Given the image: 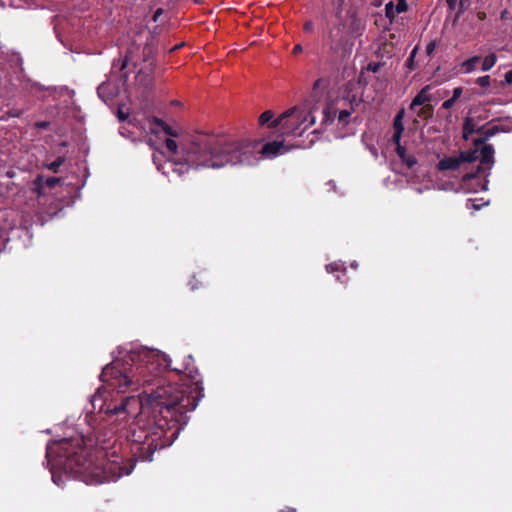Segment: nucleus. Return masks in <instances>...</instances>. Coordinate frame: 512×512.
<instances>
[{"label": "nucleus", "mask_w": 512, "mask_h": 512, "mask_svg": "<svg viewBox=\"0 0 512 512\" xmlns=\"http://www.w3.org/2000/svg\"><path fill=\"white\" fill-rule=\"evenodd\" d=\"M100 380L117 394L144 388L138 396L122 395L110 401L99 389L92 400L94 407L96 401H102L99 410L107 415L135 419L129 435L133 461L124 464L115 453L110 459L105 447L94 446L83 436L61 439L46 449L49 461L87 484L115 481L130 474L136 461H152L157 450L176 440L189 421L187 413L204 396L196 368L186 365L184 371L172 369L167 355L147 347L131 349L122 360L107 364Z\"/></svg>", "instance_id": "nucleus-1"}, {"label": "nucleus", "mask_w": 512, "mask_h": 512, "mask_svg": "<svg viewBox=\"0 0 512 512\" xmlns=\"http://www.w3.org/2000/svg\"><path fill=\"white\" fill-rule=\"evenodd\" d=\"M258 141L238 139L210 133H197L180 143L181 156L170 162L171 171L182 177L190 169H217L226 165H252L261 153L275 157L289 149L283 141L265 143L258 150Z\"/></svg>", "instance_id": "nucleus-2"}, {"label": "nucleus", "mask_w": 512, "mask_h": 512, "mask_svg": "<svg viewBox=\"0 0 512 512\" xmlns=\"http://www.w3.org/2000/svg\"><path fill=\"white\" fill-rule=\"evenodd\" d=\"M315 123V118L306 107H293L274 119L270 128L279 127L282 134L301 135L304 130Z\"/></svg>", "instance_id": "nucleus-3"}, {"label": "nucleus", "mask_w": 512, "mask_h": 512, "mask_svg": "<svg viewBox=\"0 0 512 512\" xmlns=\"http://www.w3.org/2000/svg\"><path fill=\"white\" fill-rule=\"evenodd\" d=\"M480 163L477 165L475 170L466 172L461 179V188L465 192H478L479 190L485 189L483 180L480 174H483L485 170H490L494 164V147L492 145H486L480 149Z\"/></svg>", "instance_id": "nucleus-4"}, {"label": "nucleus", "mask_w": 512, "mask_h": 512, "mask_svg": "<svg viewBox=\"0 0 512 512\" xmlns=\"http://www.w3.org/2000/svg\"><path fill=\"white\" fill-rule=\"evenodd\" d=\"M480 157V151L477 149H469L460 152L458 156L444 157L437 163L438 171H456L462 165L474 164Z\"/></svg>", "instance_id": "nucleus-5"}, {"label": "nucleus", "mask_w": 512, "mask_h": 512, "mask_svg": "<svg viewBox=\"0 0 512 512\" xmlns=\"http://www.w3.org/2000/svg\"><path fill=\"white\" fill-rule=\"evenodd\" d=\"M329 52L340 58H344L351 53L352 44L348 43L345 36L340 37L336 41L329 43Z\"/></svg>", "instance_id": "nucleus-6"}, {"label": "nucleus", "mask_w": 512, "mask_h": 512, "mask_svg": "<svg viewBox=\"0 0 512 512\" xmlns=\"http://www.w3.org/2000/svg\"><path fill=\"white\" fill-rule=\"evenodd\" d=\"M431 86H424L413 98L410 109L415 110L417 106H423L428 104L432 100V95L430 94Z\"/></svg>", "instance_id": "nucleus-7"}, {"label": "nucleus", "mask_w": 512, "mask_h": 512, "mask_svg": "<svg viewBox=\"0 0 512 512\" xmlns=\"http://www.w3.org/2000/svg\"><path fill=\"white\" fill-rule=\"evenodd\" d=\"M127 65H128V58L126 56L124 58H120L118 60H114L113 65H112V69H111V73L113 75H118L120 80L127 81L128 74H127V72H124V70L126 69Z\"/></svg>", "instance_id": "nucleus-8"}, {"label": "nucleus", "mask_w": 512, "mask_h": 512, "mask_svg": "<svg viewBox=\"0 0 512 512\" xmlns=\"http://www.w3.org/2000/svg\"><path fill=\"white\" fill-rule=\"evenodd\" d=\"M403 117H404V110L401 109L393 120V129L394 134L392 136V142H400L402 133L404 131V124H403Z\"/></svg>", "instance_id": "nucleus-9"}, {"label": "nucleus", "mask_w": 512, "mask_h": 512, "mask_svg": "<svg viewBox=\"0 0 512 512\" xmlns=\"http://www.w3.org/2000/svg\"><path fill=\"white\" fill-rule=\"evenodd\" d=\"M481 61V56H472L466 60H464L460 67L463 73L469 74L476 70L477 65Z\"/></svg>", "instance_id": "nucleus-10"}, {"label": "nucleus", "mask_w": 512, "mask_h": 512, "mask_svg": "<svg viewBox=\"0 0 512 512\" xmlns=\"http://www.w3.org/2000/svg\"><path fill=\"white\" fill-rule=\"evenodd\" d=\"M501 130L502 129L497 125H493V126L483 125L477 129V134L479 136H483L484 138H486V140H488L489 138L493 137Z\"/></svg>", "instance_id": "nucleus-11"}, {"label": "nucleus", "mask_w": 512, "mask_h": 512, "mask_svg": "<svg viewBox=\"0 0 512 512\" xmlns=\"http://www.w3.org/2000/svg\"><path fill=\"white\" fill-rule=\"evenodd\" d=\"M477 129L478 128H476V126H475L474 119H472L470 117L465 118V120L463 122V138L465 140H468L470 135H472L473 133L477 134Z\"/></svg>", "instance_id": "nucleus-12"}, {"label": "nucleus", "mask_w": 512, "mask_h": 512, "mask_svg": "<svg viewBox=\"0 0 512 512\" xmlns=\"http://www.w3.org/2000/svg\"><path fill=\"white\" fill-rule=\"evenodd\" d=\"M354 103L358 105L357 99L355 96H353V99L350 101V108L349 109H342L339 111L338 120L340 123L347 124L348 118L354 111Z\"/></svg>", "instance_id": "nucleus-13"}, {"label": "nucleus", "mask_w": 512, "mask_h": 512, "mask_svg": "<svg viewBox=\"0 0 512 512\" xmlns=\"http://www.w3.org/2000/svg\"><path fill=\"white\" fill-rule=\"evenodd\" d=\"M152 73H153L152 63H149V65L143 70V73H142L143 78H141V75L138 78L142 82L143 87L149 88L152 85V82H153Z\"/></svg>", "instance_id": "nucleus-14"}, {"label": "nucleus", "mask_w": 512, "mask_h": 512, "mask_svg": "<svg viewBox=\"0 0 512 512\" xmlns=\"http://www.w3.org/2000/svg\"><path fill=\"white\" fill-rule=\"evenodd\" d=\"M497 62V55L495 53H490L484 57L481 65V70L486 72L491 70Z\"/></svg>", "instance_id": "nucleus-15"}, {"label": "nucleus", "mask_w": 512, "mask_h": 512, "mask_svg": "<svg viewBox=\"0 0 512 512\" xmlns=\"http://www.w3.org/2000/svg\"><path fill=\"white\" fill-rule=\"evenodd\" d=\"M153 123H155L161 130L171 136V137H177V133L173 130L171 126H169L167 123H165L162 119L154 117Z\"/></svg>", "instance_id": "nucleus-16"}, {"label": "nucleus", "mask_w": 512, "mask_h": 512, "mask_svg": "<svg viewBox=\"0 0 512 512\" xmlns=\"http://www.w3.org/2000/svg\"><path fill=\"white\" fill-rule=\"evenodd\" d=\"M64 162H65V157L58 156L56 158V160H54L53 162L44 164V167H46L47 169L51 170L54 173H57L59 168L64 164Z\"/></svg>", "instance_id": "nucleus-17"}, {"label": "nucleus", "mask_w": 512, "mask_h": 512, "mask_svg": "<svg viewBox=\"0 0 512 512\" xmlns=\"http://www.w3.org/2000/svg\"><path fill=\"white\" fill-rule=\"evenodd\" d=\"M273 117H274V114L272 111H270V110L264 111L259 116V125H261V126L268 125V127H270V125L274 121V120H272Z\"/></svg>", "instance_id": "nucleus-18"}, {"label": "nucleus", "mask_w": 512, "mask_h": 512, "mask_svg": "<svg viewBox=\"0 0 512 512\" xmlns=\"http://www.w3.org/2000/svg\"><path fill=\"white\" fill-rule=\"evenodd\" d=\"M433 106L430 104L423 105L422 108L418 111L417 115L418 117H421L423 119H429L433 116Z\"/></svg>", "instance_id": "nucleus-19"}, {"label": "nucleus", "mask_w": 512, "mask_h": 512, "mask_svg": "<svg viewBox=\"0 0 512 512\" xmlns=\"http://www.w3.org/2000/svg\"><path fill=\"white\" fill-rule=\"evenodd\" d=\"M33 184H34V188H33L34 192H36L38 194V196L43 195L44 194L43 188H44V185H45L43 176L38 175L35 178Z\"/></svg>", "instance_id": "nucleus-20"}, {"label": "nucleus", "mask_w": 512, "mask_h": 512, "mask_svg": "<svg viewBox=\"0 0 512 512\" xmlns=\"http://www.w3.org/2000/svg\"><path fill=\"white\" fill-rule=\"evenodd\" d=\"M342 36H344L343 29L340 26L337 27V29H335V30H330L328 33V37H327V41H328L327 44L329 45V43L336 41L337 39H339Z\"/></svg>", "instance_id": "nucleus-21"}, {"label": "nucleus", "mask_w": 512, "mask_h": 512, "mask_svg": "<svg viewBox=\"0 0 512 512\" xmlns=\"http://www.w3.org/2000/svg\"><path fill=\"white\" fill-rule=\"evenodd\" d=\"M326 271L328 273H334V272H342L343 275L346 272L345 267L341 263L333 262L326 265Z\"/></svg>", "instance_id": "nucleus-22"}, {"label": "nucleus", "mask_w": 512, "mask_h": 512, "mask_svg": "<svg viewBox=\"0 0 512 512\" xmlns=\"http://www.w3.org/2000/svg\"><path fill=\"white\" fill-rule=\"evenodd\" d=\"M475 83L482 88H487L491 85V77L489 75L478 77Z\"/></svg>", "instance_id": "nucleus-23"}, {"label": "nucleus", "mask_w": 512, "mask_h": 512, "mask_svg": "<svg viewBox=\"0 0 512 512\" xmlns=\"http://www.w3.org/2000/svg\"><path fill=\"white\" fill-rule=\"evenodd\" d=\"M323 114H324V121L325 122H328V121L331 122L333 120L331 114H333V117H334L335 114H336V110L333 107L327 105L323 109Z\"/></svg>", "instance_id": "nucleus-24"}, {"label": "nucleus", "mask_w": 512, "mask_h": 512, "mask_svg": "<svg viewBox=\"0 0 512 512\" xmlns=\"http://www.w3.org/2000/svg\"><path fill=\"white\" fill-rule=\"evenodd\" d=\"M385 12H386V16L388 18H394L395 15L397 14L396 11H395V5L392 1L388 2L385 6Z\"/></svg>", "instance_id": "nucleus-25"}, {"label": "nucleus", "mask_w": 512, "mask_h": 512, "mask_svg": "<svg viewBox=\"0 0 512 512\" xmlns=\"http://www.w3.org/2000/svg\"><path fill=\"white\" fill-rule=\"evenodd\" d=\"M165 146H166L167 150L170 151L171 153L177 152L178 144L175 140H173L171 138H167L165 141Z\"/></svg>", "instance_id": "nucleus-26"}, {"label": "nucleus", "mask_w": 512, "mask_h": 512, "mask_svg": "<svg viewBox=\"0 0 512 512\" xmlns=\"http://www.w3.org/2000/svg\"><path fill=\"white\" fill-rule=\"evenodd\" d=\"M401 161L408 167L412 168L414 165H416L417 160L413 155H406L404 159H401Z\"/></svg>", "instance_id": "nucleus-27"}, {"label": "nucleus", "mask_w": 512, "mask_h": 512, "mask_svg": "<svg viewBox=\"0 0 512 512\" xmlns=\"http://www.w3.org/2000/svg\"><path fill=\"white\" fill-rule=\"evenodd\" d=\"M396 145V153L400 159H404L407 155L406 148L400 142H393Z\"/></svg>", "instance_id": "nucleus-28"}, {"label": "nucleus", "mask_w": 512, "mask_h": 512, "mask_svg": "<svg viewBox=\"0 0 512 512\" xmlns=\"http://www.w3.org/2000/svg\"><path fill=\"white\" fill-rule=\"evenodd\" d=\"M408 5L405 0H399L395 5V11L397 14L403 13L407 10Z\"/></svg>", "instance_id": "nucleus-29"}, {"label": "nucleus", "mask_w": 512, "mask_h": 512, "mask_svg": "<svg viewBox=\"0 0 512 512\" xmlns=\"http://www.w3.org/2000/svg\"><path fill=\"white\" fill-rule=\"evenodd\" d=\"M61 179L57 177H49L44 183L49 188H54L60 183Z\"/></svg>", "instance_id": "nucleus-30"}, {"label": "nucleus", "mask_w": 512, "mask_h": 512, "mask_svg": "<svg viewBox=\"0 0 512 512\" xmlns=\"http://www.w3.org/2000/svg\"><path fill=\"white\" fill-rule=\"evenodd\" d=\"M415 54H416V48H414L410 54V56L408 57L407 61H406V66L410 69V70H413L414 69V58H415Z\"/></svg>", "instance_id": "nucleus-31"}, {"label": "nucleus", "mask_w": 512, "mask_h": 512, "mask_svg": "<svg viewBox=\"0 0 512 512\" xmlns=\"http://www.w3.org/2000/svg\"><path fill=\"white\" fill-rule=\"evenodd\" d=\"M459 9L457 11V17H459L467 8L468 1L467 0H459Z\"/></svg>", "instance_id": "nucleus-32"}, {"label": "nucleus", "mask_w": 512, "mask_h": 512, "mask_svg": "<svg viewBox=\"0 0 512 512\" xmlns=\"http://www.w3.org/2000/svg\"><path fill=\"white\" fill-rule=\"evenodd\" d=\"M486 141H487V140H486V138H484L483 136H480L479 138L475 139V140L473 141L474 146H475V148H474V149H477V150H478V147H479V146H482V147H481V149H482L484 146H486V145H487V144H486Z\"/></svg>", "instance_id": "nucleus-33"}, {"label": "nucleus", "mask_w": 512, "mask_h": 512, "mask_svg": "<svg viewBox=\"0 0 512 512\" xmlns=\"http://www.w3.org/2000/svg\"><path fill=\"white\" fill-rule=\"evenodd\" d=\"M303 30L312 33L314 31V23L311 20L306 21L303 25Z\"/></svg>", "instance_id": "nucleus-34"}, {"label": "nucleus", "mask_w": 512, "mask_h": 512, "mask_svg": "<svg viewBox=\"0 0 512 512\" xmlns=\"http://www.w3.org/2000/svg\"><path fill=\"white\" fill-rule=\"evenodd\" d=\"M462 93H463L462 87H456L453 89V95L451 98L453 100L457 101L461 97Z\"/></svg>", "instance_id": "nucleus-35"}, {"label": "nucleus", "mask_w": 512, "mask_h": 512, "mask_svg": "<svg viewBox=\"0 0 512 512\" xmlns=\"http://www.w3.org/2000/svg\"><path fill=\"white\" fill-rule=\"evenodd\" d=\"M455 102H456L455 100H453L452 98H449L442 103L441 108L448 110L454 106Z\"/></svg>", "instance_id": "nucleus-36"}, {"label": "nucleus", "mask_w": 512, "mask_h": 512, "mask_svg": "<svg viewBox=\"0 0 512 512\" xmlns=\"http://www.w3.org/2000/svg\"><path fill=\"white\" fill-rule=\"evenodd\" d=\"M502 85H511L512 84V70L508 71L504 76V81L501 82Z\"/></svg>", "instance_id": "nucleus-37"}, {"label": "nucleus", "mask_w": 512, "mask_h": 512, "mask_svg": "<svg viewBox=\"0 0 512 512\" xmlns=\"http://www.w3.org/2000/svg\"><path fill=\"white\" fill-rule=\"evenodd\" d=\"M435 48H436V42L432 41L430 42L427 46H426V54L428 56H431L434 51H435Z\"/></svg>", "instance_id": "nucleus-38"}, {"label": "nucleus", "mask_w": 512, "mask_h": 512, "mask_svg": "<svg viewBox=\"0 0 512 512\" xmlns=\"http://www.w3.org/2000/svg\"><path fill=\"white\" fill-rule=\"evenodd\" d=\"M380 67H381V64H380V63H374V62H371V63H369V64H368V66H367V70H369V71H372V72L376 73V72H378V71H379Z\"/></svg>", "instance_id": "nucleus-39"}, {"label": "nucleus", "mask_w": 512, "mask_h": 512, "mask_svg": "<svg viewBox=\"0 0 512 512\" xmlns=\"http://www.w3.org/2000/svg\"><path fill=\"white\" fill-rule=\"evenodd\" d=\"M200 285H201V283L196 279V276H193L189 282V286H190L191 290H195V289L199 288Z\"/></svg>", "instance_id": "nucleus-40"}, {"label": "nucleus", "mask_w": 512, "mask_h": 512, "mask_svg": "<svg viewBox=\"0 0 512 512\" xmlns=\"http://www.w3.org/2000/svg\"><path fill=\"white\" fill-rule=\"evenodd\" d=\"M162 14H163V9H162V8H158V9L154 12V14H153V16H152V20H153L154 22H157V21H158V19H159V17H160Z\"/></svg>", "instance_id": "nucleus-41"}, {"label": "nucleus", "mask_w": 512, "mask_h": 512, "mask_svg": "<svg viewBox=\"0 0 512 512\" xmlns=\"http://www.w3.org/2000/svg\"><path fill=\"white\" fill-rule=\"evenodd\" d=\"M466 206L468 208L471 207V208H473L475 210H478L480 208V206L478 204H476L475 200H473V199H468Z\"/></svg>", "instance_id": "nucleus-42"}, {"label": "nucleus", "mask_w": 512, "mask_h": 512, "mask_svg": "<svg viewBox=\"0 0 512 512\" xmlns=\"http://www.w3.org/2000/svg\"><path fill=\"white\" fill-rule=\"evenodd\" d=\"M458 0H446L447 6L450 10H454L456 8Z\"/></svg>", "instance_id": "nucleus-43"}, {"label": "nucleus", "mask_w": 512, "mask_h": 512, "mask_svg": "<svg viewBox=\"0 0 512 512\" xmlns=\"http://www.w3.org/2000/svg\"><path fill=\"white\" fill-rule=\"evenodd\" d=\"M35 126L39 129H46L49 126V122H46V121L36 122Z\"/></svg>", "instance_id": "nucleus-44"}, {"label": "nucleus", "mask_w": 512, "mask_h": 512, "mask_svg": "<svg viewBox=\"0 0 512 512\" xmlns=\"http://www.w3.org/2000/svg\"><path fill=\"white\" fill-rule=\"evenodd\" d=\"M303 51V48H302V45L301 44H296L292 50V53L294 55H297L299 53H301Z\"/></svg>", "instance_id": "nucleus-45"}, {"label": "nucleus", "mask_w": 512, "mask_h": 512, "mask_svg": "<svg viewBox=\"0 0 512 512\" xmlns=\"http://www.w3.org/2000/svg\"><path fill=\"white\" fill-rule=\"evenodd\" d=\"M487 15L484 11H479L477 13V18L480 20V21H484L486 19Z\"/></svg>", "instance_id": "nucleus-46"}, {"label": "nucleus", "mask_w": 512, "mask_h": 512, "mask_svg": "<svg viewBox=\"0 0 512 512\" xmlns=\"http://www.w3.org/2000/svg\"><path fill=\"white\" fill-rule=\"evenodd\" d=\"M322 83V79H317L313 84V89L316 90L320 84Z\"/></svg>", "instance_id": "nucleus-47"}, {"label": "nucleus", "mask_w": 512, "mask_h": 512, "mask_svg": "<svg viewBox=\"0 0 512 512\" xmlns=\"http://www.w3.org/2000/svg\"><path fill=\"white\" fill-rule=\"evenodd\" d=\"M280 512H296V509H295V508L288 507V508H286V509H282V510H280Z\"/></svg>", "instance_id": "nucleus-48"}, {"label": "nucleus", "mask_w": 512, "mask_h": 512, "mask_svg": "<svg viewBox=\"0 0 512 512\" xmlns=\"http://www.w3.org/2000/svg\"><path fill=\"white\" fill-rule=\"evenodd\" d=\"M118 117H119L120 120H125L126 119V116L124 115V113L122 111L118 112Z\"/></svg>", "instance_id": "nucleus-49"}, {"label": "nucleus", "mask_w": 512, "mask_h": 512, "mask_svg": "<svg viewBox=\"0 0 512 512\" xmlns=\"http://www.w3.org/2000/svg\"><path fill=\"white\" fill-rule=\"evenodd\" d=\"M194 1H195V3H197V4H200V3H202V2H203V0H194Z\"/></svg>", "instance_id": "nucleus-50"}, {"label": "nucleus", "mask_w": 512, "mask_h": 512, "mask_svg": "<svg viewBox=\"0 0 512 512\" xmlns=\"http://www.w3.org/2000/svg\"><path fill=\"white\" fill-rule=\"evenodd\" d=\"M179 47V45H176L172 50H177Z\"/></svg>", "instance_id": "nucleus-51"}, {"label": "nucleus", "mask_w": 512, "mask_h": 512, "mask_svg": "<svg viewBox=\"0 0 512 512\" xmlns=\"http://www.w3.org/2000/svg\"><path fill=\"white\" fill-rule=\"evenodd\" d=\"M52 479H53L54 482H56V477H55L54 474L52 475Z\"/></svg>", "instance_id": "nucleus-52"}]
</instances>
